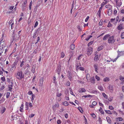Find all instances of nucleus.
<instances>
[{
	"label": "nucleus",
	"mask_w": 124,
	"mask_h": 124,
	"mask_svg": "<svg viewBox=\"0 0 124 124\" xmlns=\"http://www.w3.org/2000/svg\"><path fill=\"white\" fill-rule=\"evenodd\" d=\"M108 42L109 44H112L114 43L116 41V39H115L114 36H112L109 37L108 40Z\"/></svg>",
	"instance_id": "1"
},
{
	"label": "nucleus",
	"mask_w": 124,
	"mask_h": 124,
	"mask_svg": "<svg viewBox=\"0 0 124 124\" xmlns=\"http://www.w3.org/2000/svg\"><path fill=\"white\" fill-rule=\"evenodd\" d=\"M119 16H117L116 18V22H115V24H116V23H117L118 21V20H119Z\"/></svg>",
	"instance_id": "38"
},
{
	"label": "nucleus",
	"mask_w": 124,
	"mask_h": 124,
	"mask_svg": "<svg viewBox=\"0 0 124 124\" xmlns=\"http://www.w3.org/2000/svg\"><path fill=\"white\" fill-rule=\"evenodd\" d=\"M106 118L108 123L109 124H111V121L110 120V118L108 116H107Z\"/></svg>",
	"instance_id": "16"
},
{
	"label": "nucleus",
	"mask_w": 124,
	"mask_h": 124,
	"mask_svg": "<svg viewBox=\"0 0 124 124\" xmlns=\"http://www.w3.org/2000/svg\"><path fill=\"white\" fill-rule=\"evenodd\" d=\"M96 104H97V102L95 101H93L92 103V105L93 106H95L96 105Z\"/></svg>",
	"instance_id": "41"
},
{
	"label": "nucleus",
	"mask_w": 124,
	"mask_h": 124,
	"mask_svg": "<svg viewBox=\"0 0 124 124\" xmlns=\"http://www.w3.org/2000/svg\"><path fill=\"white\" fill-rule=\"evenodd\" d=\"M115 20V18H112L111 19V22H113Z\"/></svg>",
	"instance_id": "64"
},
{
	"label": "nucleus",
	"mask_w": 124,
	"mask_h": 124,
	"mask_svg": "<svg viewBox=\"0 0 124 124\" xmlns=\"http://www.w3.org/2000/svg\"><path fill=\"white\" fill-rule=\"evenodd\" d=\"M17 75L20 78H23L24 74L21 71H18L17 73Z\"/></svg>",
	"instance_id": "4"
},
{
	"label": "nucleus",
	"mask_w": 124,
	"mask_h": 124,
	"mask_svg": "<svg viewBox=\"0 0 124 124\" xmlns=\"http://www.w3.org/2000/svg\"><path fill=\"white\" fill-rule=\"evenodd\" d=\"M100 57L98 55H95L94 57V60L95 61H97L99 59Z\"/></svg>",
	"instance_id": "12"
},
{
	"label": "nucleus",
	"mask_w": 124,
	"mask_h": 124,
	"mask_svg": "<svg viewBox=\"0 0 124 124\" xmlns=\"http://www.w3.org/2000/svg\"><path fill=\"white\" fill-rule=\"evenodd\" d=\"M66 84L67 85L69 86L70 85V83L68 81L66 83Z\"/></svg>",
	"instance_id": "61"
},
{
	"label": "nucleus",
	"mask_w": 124,
	"mask_h": 124,
	"mask_svg": "<svg viewBox=\"0 0 124 124\" xmlns=\"http://www.w3.org/2000/svg\"><path fill=\"white\" fill-rule=\"evenodd\" d=\"M40 28H39L37 29V31L36 32L34 33L33 35V38H35L37 36V32L38 31H39V30H40Z\"/></svg>",
	"instance_id": "11"
},
{
	"label": "nucleus",
	"mask_w": 124,
	"mask_h": 124,
	"mask_svg": "<svg viewBox=\"0 0 124 124\" xmlns=\"http://www.w3.org/2000/svg\"><path fill=\"white\" fill-rule=\"evenodd\" d=\"M31 71L33 73H34L35 72V68H34L33 67Z\"/></svg>",
	"instance_id": "48"
},
{
	"label": "nucleus",
	"mask_w": 124,
	"mask_h": 124,
	"mask_svg": "<svg viewBox=\"0 0 124 124\" xmlns=\"http://www.w3.org/2000/svg\"><path fill=\"white\" fill-rule=\"evenodd\" d=\"M103 21L102 20H101L99 23V25L101 26L103 24Z\"/></svg>",
	"instance_id": "30"
},
{
	"label": "nucleus",
	"mask_w": 124,
	"mask_h": 124,
	"mask_svg": "<svg viewBox=\"0 0 124 124\" xmlns=\"http://www.w3.org/2000/svg\"><path fill=\"white\" fill-rule=\"evenodd\" d=\"M76 65L77 66V68H76L77 69V70L79 69L80 68V67H79V65H78V64H76Z\"/></svg>",
	"instance_id": "55"
},
{
	"label": "nucleus",
	"mask_w": 124,
	"mask_h": 124,
	"mask_svg": "<svg viewBox=\"0 0 124 124\" xmlns=\"http://www.w3.org/2000/svg\"><path fill=\"white\" fill-rule=\"evenodd\" d=\"M93 48L91 47H88L87 48L86 54L88 56H89L91 54L93 51Z\"/></svg>",
	"instance_id": "3"
},
{
	"label": "nucleus",
	"mask_w": 124,
	"mask_h": 124,
	"mask_svg": "<svg viewBox=\"0 0 124 124\" xmlns=\"http://www.w3.org/2000/svg\"><path fill=\"white\" fill-rule=\"evenodd\" d=\"M62 95V93H59L58 92H56V96L58 97H59L60 96H61Z\"/></svg>",
	"instance_id": "22"
},
{
	"label": "nucleus",
	"mask_w": 124,
	"mask_h": 124,
	"mask_svg": "<svg viewBox=\"0 0 124 124\" xmlns=\"http://www.w3.org/2000/svg\"><path fill=\"white\" fill-rule=\"evenodd\" d=\"M17 64V62H14L13 63L12 65V68H13L14 67L16 68V65Z\"/></svg>",
	"instance_id": "18"
},
{
	"label": "nucleus",
	"mask_w": 124,
	"mask_h": 124,
	"mask_svg": "<svg viewBox=\"0 0 124 124\" xmlns=\"http://www.w3.org/2000/svg\"><path fill=\"white\" fill-rule=\"evenodd\" d=\"M112 26V25L110 23V22H109L108 23V24L107 26L108 27H110Z\"/></svg>",
	"instance_id": "50"
},
{
	"label": "nucleus",
	"mask_w": 124,
	"mask_h": 124,
	"mask_svg": "<svg viewBox=\"0 0 124 124\" xmlns=\"http://www.w3.org/2000/svg\"><path fill=\"white\" fill-rule=\"evenodd\" d=\"M79 92L80 93L86 91V90L84 88H80L78 90Z\"/></svg>",
	"instance_id": "7"
},
{
	"label": "nucleus",
	"mask_w": 124,
	"mask_h": 124,
	"mask_svg": "<svg viewBox=\"0 0 124 124\" xmlns=\"http://www.w3.org/2000/svg\"><path fill=\"white\" fill-rule=\"evenodd\" d=\"M5 85H2L1 87H0V91L3 90L5 88Z\"/></svg>",
	"instance_id": "26"
},
{
	"label": "nucleus",
	"mask_w": 124,
	"mask_h": 124,
	"mask_svg": "<svg viewBox=\"0 0 124 124\" xmlns=\"http://www.w3.org/2000/svg\"><path fill=\"white\" fill-rule=\"evenodd\" d=\"M64 116L66 118H67L68 117V114L67 113L65 114L64 115Z\"/></svg>",
	"instance_id": "59"
},
{
	"label": "nucleus",
	"mask_w": 124,
	"mask_h": 124,
	"mask_svg": "<svg viewBox=\"0 0 124 124\" xmlns=\"http://www.w3.org/2000/svg\"><path fill=\"white\" fill-rule=\"evenodd\" d=\"M63 105L65 106H67L68 105H69V104L68 103V102L66 101H65L64 102H63Z\"/></svg>",
	"instance_id": "20"
},
{
	"label": "nucleus",
	"mask_w": 124,
	"mask_h": 124,
	"mask_svg": "<svg viewBox=\"0 0 124 124\" xmlns=\"http://www.w3.org/2000/svg\"><path fill=\"white\" fill-rule=\"evenodd\" d=\"M28 94H29L30 95L31 94L32 95V94H33L32 92L31 91H29L28 93Z\"/></svg>",
	"instance_id": "51"
},
{
	"label": "nucleus",
	"mask_w": 124,
	"mask_h": 124,
	"mask_svg": "<svg viewBox=\"0 0 124 124\" xmlns=\"http://www.w3.org/2000/svg\"><path fill=\"white\" fill-rule=\"evenodd\" d=\"M89 18V16H87L85 20V22H87L88 21V19Z\"/></svg>",
	"instance_id": "52"
},
{
	"label": "nucleus",
	"mask_w": 124,
	"mask_h": 124,
	"mask_svg": "<svg viewBox=\"0 0 124 124\" xmlns=\"http://www.w3.org/2000/svg\"><path fill=\"white\" fill-rule=\"evenodd\" d=\"M99 89L100 90H103V87L101 86H99Z\"/></svg>",
	"instance_id": "54"
},
{
	"label": "nucleus",
	"mask_w": 124,
	"mask_h": 124,
	"mask_svg": "<svg viewBox=\"0 0 124 124\" xmlns=\"http://www.w3.org/2000/svg\"><path fill=\"white\" fill-rule=\"evenodd\" d=\"M81 70L84 71L85 70V69L83 67H80V68L79 69Z\"/></svg>",
	"instance_id": "49"
},
{
	"label": "nucleus",
	"mask_w": 124,
	"mask_h": 124,
	"mask_svg": "<svg viewBox=\"0 0 124 124\" xmlns=\"http://www.w3.org/2000/svg\"><path fill=\"white\" fill-rule=\"evenodd\" d=\"M40 40V37H38L37 38V41L35 43V44H37L38 42Z\"/></svg>",
	"instance_id": "46"
},
{
	"label": "nucleus",
	"mask_w": 124,
	"mask_h": 124,
	"mask_svg": "<svg viewBox=\"0 0 124 124\" xmlns=\"http://www.w3.org/2000/svg\"><path fill=\"white\" fill-rule=\"evenodd\" d=\"M123 120L122 117H117L116 118L115 121L117 122L119 121H121Z\"/></svg>",
	"instance_id": "6"
},
{
	"label": "nucleus",
	"mask_w": 124,
	"mask_h": 124,
	"mask_svg": "<svg viewBox=\"0 0 124 124\" xmlns=\"http://www.w3.org/2000/svg\"><path fill=\"white\" fill-rule=\"evenodd\" d=\"M59 106V105L58 103H57L54 106H53L52 108L54 110H55L56 108H58Z\"/></svg>",
	"instance_id": "8"
},
{
	"label": "nucleus",
	"mask_w": 124,
	"mask_h": 124,
	"mask_svg": "<svg viewBox=\"0 0 124 124\" xmlns=\"http://www.w3.org/2000/svg\"><path fill=\"white\" fill-rule=\"evenodd\" d=\"M14 8V6H11L10 7L9 9L10 10H12Z\"/></svg>",
	"instance_id": "60"
},
{
	"label": "nucleus",
	"mask_w": 124,
	"mask_h": 124,
	"mask_svg": "<svg viewBox=\"0 0 124 124\" xmlns=\"http://www.w3.org/2000/svg\"><path fill=\"white\" fill-rule=\"evenodd\" d=\"M35 114H31L30 116H29L31 118H32L34 116Z\"/></svg>",
	"instance_id": "63"
},
{
	"label": "nucleus",
	"mask_w": 124,
	"mask_h": 124,
	"mask_svg": "<svg viewBox=\"0 0 124 124\" xmlns=\"http://www.w3.org/2000/svg\"><path fill=\"white\" fill-rule=\"evenodd\" d=\"M109 87V89L110 91L111 92H112L113 91V86L112 85H110L108 87Z\"/></svg>",
	"instance_id": "14"
},
{
	"label": "nucleus",
	"mask_w": 124,
	"mask_h": 124,
	"mask_svg": "<svg viewBox=\"0 0 124 124\" xmlns=\"http://www.w3.org/2000/svg\"><path fill=\"white\" fill-rule=\"evenodd\" d=\"M95 78H93L90 79L89 80L87 79V82H91L92 83H94L95 82Z\"/></svg>",
	"instance_id": "13"
},
{
	"label": "nucleus",
	"mask_w": 124,
	"mask_h": 124,
	"mask_svg": "<svg viewBox=\"0 0 124 124\" xmlns=\"http://www.w3.org/2000/svg\"><path fill=\"white\" fill-rule=\"evenodd\" d=\"M123 24L122 23H120V24L118 26L117 29L118 30H123L124 28V27L123 26Z\"/></svg>",
	"instance_id": "5"
},
{
	"label": "nucleus",
	"mask_w": 124,
	"mask_h": 124,
	"mask_svg": "<svg viewBox=\"0 0 124 124\" xmlns=\"http://www.w3.org/2000/svg\"><path fill=\"white\" fill-rule=\"evenodd\" d=\"M109 108L110 110H113L114 108L111 106H109Z\"/></svg>",
	"instance_id": "44"
},
{
	"label": "nucleus",
	"mask_w": 124,
	"mask_h": 124,
	"mask_svg": "<svg viewBox=\"0 0 124 124\" xmlns=\"http://www.w3.org/2000/svg\"><path fill=\"white\" fill-rule=\"evenodd\" d=\"M10 95V93L9 92L7 93L6 95V97L7 98H8L9 97Z\"/></svg>",
	"instance_id": "31"
},
{
	"label": "nucleus",
	"mask_w": 124,
	"mask_h": 124,
	"mask_svg": "<svg viewBox=\"0 0 124 124\" xmlns=\"http://www.w3.org/2000/svg\"><path fill=\"white\" fill-rule=\"evenodd\" d=\"M13 22H14V21L12 20H10L9 22V24L10 25H10Z\"/></svg>",
	"instance_id": "45"
},
{
	"label": "nucleus",
	"mask_w": 124,
	"mask_h": 124,
	"mask_svg": "<svg viewBox=\"0 0 124 124\" xmlns=\"http://www.w3.org/2000/svg\"><path fill=\"white\" fill-rule=\"evenodd\" d=\"M105 111L108 114H112V113L111 112V111L110 110H105Z\"/></svg>",
	"instance_id": "27"
},
{
	"label": "nucleus",
	"mask_w": 124,
	"mask_h": 124,
	"mask_svg": "<svg viewBox=\"0 0 124 124\" xmlns=\"http://www.w3.org/2000/svg\"><path fill=\"white\" fill-rule=\"evenodd\" d=\"M92 116L93 117V118H95V117H96V116H95V114L94 113H93L92 115Z\"/></svg>",
	"instance_id": "57"
},
{
	"label": "nucleus",
	"mask_w": 124,
	"mask_h": 124,
	"mask_svg": "<svg viewBox=\"0 0 124 124\" xmlns=\"http://www.w3.org/2000/svg\"><path fill=\"white\" fill-rule=\"evenodd\" d=\"M109 80V78H104L103 80L105 82L108 81Z\"/></svg>",
	"instance_id": "28"
},
{
	"label": "nucleus",
	"mask_w": 124,
	"mask_h": 124,
	"mask_svg": "<svg viewBox=\"0 0 124 124\" xmlns=\"http://www.w3.org/2000/svg\"><path fill=\"white\" fill-rule=\"evenodd\" d=\"M119 0H114V1L116 3V4L117 5L121 6V3H118V1Z\"/></svg>",
	"instance_id": "19"
},
{
	"label": "nucleus",
	"mask_w": 124,
	"mask_h": 124,
	"mask_svg": "<svg viewBox=\"0 0 124 124\" xmlns=\"http://www.w3.org/2000/svg\"><path fill=\"white\" fill-rule=\"evenodd\" d=\"M14 22H13L10 25H11V29H13L14 28Z\"/></svg>",
	"instance_id": "33"
},
{
	"label": "nucleus",
	"mask_w": 124,
	"mask_h": 124,
	"mask_svg": "<svg viewBox=\"0 0 124 124\" xmlns=\"http://www.w3.org/2000/svg\"><path fill=\"white\" fill-rule=\"evenodd\" d=\"M112 13V10L110 9H109L108 11V14L109 16Z\"/></svg>",
	"instance_id": "17"
},
{
	"label": "nucleus",
	"mask_w": 124,
	"mask_h": 124,
	"mask_svg": "<svg viewBox=\"0 0 124 124\" xmlns=\"http://www.w3.org/2000/svg\"><path fill=\"white\" fill-rule=\"evenodd\" d=\"M61 123V120L60 119H58V120L57 121V123L58 124H60Z\"/></svg>",
	"instance_id": "43"
},
{
	"label": "nucleus",
	"mask_w": 124,
	"mask_h": 124,
	"mask_svg": "<svg viewBox=\"0 0 124 124\" xmlns=\"http://www.w3.org/2000/svg\"><path fill=\"white\" fill-rule=\"evenodd\" d=\"M61 69V66H59L56 70V72L54 78H56V77H58L59 78L60 77V76L59 75L60 73Z\"/></svg>",
	"instance_id": "2"
},
{
	"label": "nucleus",
	"mask_w": 124,
	"mask_h": 124,
	"mask_svg": "<svg viewBox=\"0 0 124 124\" xmlns=\"http://www.w3.org/2000/svg\"><path fill=\"white\" fill-rule=\"evenodd\" d=\"M69 90L70 91V93L72 95L75 96V95L73 94V93L72 91V89L71 88H69Z\"/></svg>",
	"instance_id": "37"
},
{
	"label": "nucleus",
	"mask_w": 124,
	"mask_h": 124,
	"mask_svg": "<svg viewBox=\"0 0 124 124\" xmlns=\"http://www.w3.org/2000/svg\"><path fill=\"white\" fill-rule=\"evenodd\" d=\"M120 12L122 14H124V10L123 9H122L121 11Z\"/></svg>",
	"instance_id": "62"
},
{
	"label": "nucleus",
	"mask_w": 124,
	"mask_h": 124,
	"mask_svg": "<svg viewBox=\"0 0 124 124\" xmlns=\"http://www.w3.org/2000/svg\"><path fill=\"white\" fill-rule=\"evenodd\" d=\"M102 49V47L101 46L99 47L98 48V51H100Z\"/></svg>",
	"instance_id": "47"
},
{
	"label": "nucleus",
	"mask_w": 124,
	"mask_h": 124,
	"mask_svg": "<svg viewBox=\"0 0 124 124\" xmlns=\"http://www.w3.org/2000/svg\"><path fill=\"white\" fill-rule=\"evenodd\" d=\"M24 61H22L21 63L20 64V67H22L24 65Z\"/></svg>",
	"instance_id": "40"
},
{
	"label": "nucleus",
	"mask_w": 124,
	"mask_h": 124,
	"mask_svg": "<svg viewBox=\"0 0 124 124\" xmlns=\"http://www.w3.org/2000/svg\"><path fill=\"white\" fill-rule=\"evenodd\" d=\"M93 42V41H91L89 42L88 44V46H89L90 45L92 44Z\"/></svg>",
	"instance_id": "29"
},
{
	"label": "nucleus",
	"mask_w": 124,
	"mask_h": 124,
	"mask_svg": "<svg viewBox=\"0 0 124 124\" xmlns=\"http://www.w3.org/2000/svg\"><path fill=\"white\" fill-rule=\"evenodd\" d=\"M110 5L109 4H108L106 5L105 7L107 8H110Z\"/></svg>",
	"instance_id": "53"
},
{
	"label": "nucleus",
	"mask_w": 124,
	"mask_h": 124,
	"mask_svg": "<svg viewBox=\"0 0 124 124\" xmlns=\"http://www.w3.org/2000/svg\"><path fill=\"white\" fill-rule=\"evenodd\" d=\"M97 14L98 16L99 17H100L101 16V12L98 11Z\"/></svg>",
	"instance_id": "36"
},
{
	"label": "nucleus",
	"mask_w": 124,
	"mask_h": 124,
	"mask_svg": "<svg viewBox=\"0 0 124 124\" xmlns=\"http://www.w3.org/2000/svg\"><path fill=\"white\" fill-rule=\"evenodd\" d=\"M109 36H110V35L109 34L105 35L103 38V40H106L107 38H109Z\"/></svg>",
	"instance_id": "9"
},
{
	"label": "nucleus",
	"mask_w": 124,
	"mask_h": 124,
	"mask_svg": "<svg viewBox=\"0 0 124 124\" xmlns=\"http://www.w3.org/2000/svg\"><path fill=\"white\" fill-rule=\"evenodd\" d=\"M70 48L71 49L73 50L75 48V45L74 44H72L70 46Z\"/></svg>",
	"instance_id": "15"
},
{
	"label": "nucleus",
	"mask_w": 124,
	"mask_h": 124,
	"mask_svg": "<svg viewBox=\"0 0 124 124\" xmlns=\"http://www.w3.org/2000/svg\"><path fill=\"white\" fill-rule=\"evenodd\" d=\"M77 28L80 31H81L82 30L80 28V27L79 26H78Z\"/></svg>",
	"instance_id": "56"
},
{
	"label": "nucleus",
	"mask_w": 124,
	"mask_h": 124,
	"mask_svg": "<svg viewBox=\"0 0 124 124\" xmlns=\"http://www.w3.org/2000/svg\"><path fill=\"white\" fill-rule=\"evenodd\" d=\"M93 66L95 69V72L97 73L98 72V64H94V65Z\"/></svg>",
	"instance_id": "10"
},
{
	"label": "nucleus",
	"mask_w": 124,
	"mask_h": 124,
	"mask_svg": "<svg viewBox=\"0 0 124 124\" xmlns=\"http://www.w3.org/2000/svg\"><path fill=\"white\" fill-rule=\"evenodd\" d=\"M121 37L122 39L124 38V32H122L121 35Z\"/></svg>",
	"instance_id": "35"
},
{
	"label": "nucleus",
	"mask_w": 124,
	"mask_h": 124,
	"mask_svg": "<svg viewBox=\"0 0 124 124\" xmlns=\"http://www.w3.org/2000/svg\"><path fill=\"white\" fill-rule=\"evenodd\" d=\"M43 82V78H41L40 80V83L41 85L42 84Z\"/></svg>",
	"instance_id": "34"
},
{
	"label": "nucleus",
	"mask_w": 124,
	"mask_h": 124,
	"mask_svg": "<svg viewBox=\"0 0 124 124\" xmlns=\"http://www.w3.org/2000/svg\"><path fill=\"white\" fill-rule=\"evenodd\" d=\"M6 110V108L5 107H3L1 111L2 114L3 113L5 112Z\"/></svg>",
	"instance_id": "25"
},
{
	"label": "nucleus",
	"mask_w": 124,
	"mask_h": 124,
	"mask_svg": "<svg viewBox=\"0 0 124 124\" xmlns=\"http://www.w3.org/2000/svg\"><path fill=\"white\" fill-rule=\"evenodd\" d=\"M65 54L63 52H62L61 54V57L63 58L65 56Z\"/></svg>",
	"instance_id": "23"
},
{
	"label": "nucleus",
	"mask_w": 124,
	"mask_h": 124,
	"mask_svg": "<svg viewBox=\"0 0 124 124\" xmlns=\"http://www.w3.org/2000/svg\"><path fill=\"white\" fill-rule=\"evenodd\" d=\"M92 37V36L91 35H90L89 37H87L85 39V40L87 41H88Z\"/></svg>",
	"instance_id": "32"
},
{
	"label": "nucleus",
	"mask_w": 124,
	"mask_h": 124,
	"mask_svg": "<svg viewBox=\"0 0 124 124\" xmlns=\"http://www.w3.org/2000/svg\"><path fill=\"white\" fill-rule=\"evenodd\" d=\"M99 111L102 114H104V112L103 111L102 108L101 107H100V109L99 110Z\"/></svg>",
	"instance_id": "21"
},
{
	"label": "nucleus",
	"mask_w": 124,
	"mask_h": 124,
	"mask_svg": "<svg viewBox=\"0 0 124 124\" xmlns=\"http://www.w3.org/2000/svg\"><path fill=\"white\" fill-rule=\"evenodd\" d=\"M38 22L37 21L35 23V25L34 26V27L35 28L38 25Z\"/></svg>",
	"instance_id": "42"
},
{
	"label": "nucleus",
	"mask_w": 124,
	"mask_h": 124,
	"mask_svg": "<svg viewBox=\"0 0 124 124\" xmlns=\"http://www.w3.org/2000/svg\"><path fill=\"white\" fill-rule=\"evenodd\" d=\"M105 2H103L101 4V7H103L107 3V1H105Z\"/></svg>",
	"instance_id": "24"
},
{
	"label": "nucleus",
	"mask_w": 124,
	"mask_h": 124,
	"mask_svg": "<svg viewBox=\"0 0 124 124\" xmlns=\"http://www.w3.org/2000/svg\"><path fill=\"white\" fill-rule=\"evenodd\" d=\"M10 85H9L8 86V87L9 88V90L10 91H11V90H12V88L11 87H10Z\"/></svg>",
	"instance_id": "58"
},
{
	"label": "nucleus",
	"mask_w": 124,
	"mask_h": 124,
	"mask_svg": "<svg viewBox=\"0 0 124 124\" xmlns=\"http://www.w3.org/2000/svg\"><path fill=\"white\" fill-rule=\"evenodd\" d=\"M102 95L106 99H107V95H106L105 94V93H102Z\"/></svg>",
	"instance_id": "39"
}]
</instances>
